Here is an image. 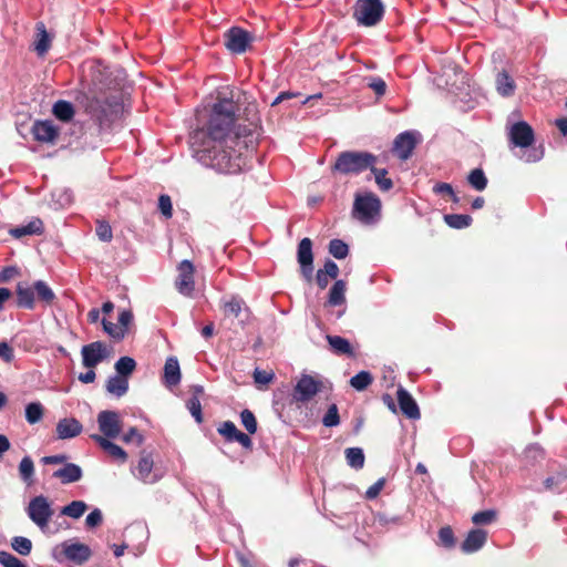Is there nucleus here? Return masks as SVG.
Instances as JSON below:
<instances>
[{
	"instance_id": "1",
	"label": "nucleus",
	"mask_w": 567,
	"mask_h": 567,
	"mask_svg": "<svg viewBox=\"0 0 567 567\" xmlns=\"http://www.w3.org/2000/svg\"><path fill=\"white\" fill-rule=\"evenodd\" d=\"M237 106L233 100H218L212 109L207 127L189 135L193 156L203 165L223 174H237L246 165L239 152L240 141L230 134Z\"/></svg>"
},
{
	"instance_id": "2",
	"label": "nucleus",
	"mask_w": 567,
	"mask_h": 567,
	"mask_svg": "<svg viewBox=\"0 0 567 567\" xmlns=\"http://www.w3.org/2000/svg\"><path fill=\"white\" fill-rule=\"evenodd\" d=\"M506 133L511 150L519 148V159L525 163H537L544 157V147L534 146L535 132L526 121L507 120Z\"/></svg>"
},
{
	"instance_id": "3",
	"label": "nucleus",
	"mask_w": 567,
	"mask_h": 567,
	"mask_svg": "<svg viewBox=\"0 0 567 567\" xmlns=\"http://www.w3.org/2000/svg\"><path fill=\"white\" fill-rule=\"evenodd\" d=\"M204 267L189 259L179 260V295L190 299L204 297Z\"/></svg>"
},
{
	"instance_id": "4",
	"label": "nucleus",
	"mask_w": 567,
	"mask_h": 567,
	"mask_svg": "<svg viewBox=\"0 0 567 567\" xmlns=\"http://www.w3.org/2000/svg\"><path fill=\"white\" fill-rule=\"evenodd\" d=\"M377 163V156L369 152L344 151L341 152L331 166L333 174L359 175Z\"/></svg>"
},
{
	"instance_id": "5",
	"label": "nucleus",
	"mask_w": 567,
	"mask_h": 567,
	"mask_svg": "<svg viewBox=\"0 0 567 567\" xmlns=\"http://www.w3.org/2000/svg\"><path fill=\"white\" fill-rule=\"evenodd\" d=\"M381 200L369 192L357 194L353 203V216L363 224H373L380 216Z\"/></svg>"
},
{
	"instance_id": "6",
	"label": "nucleus",
	"mask_w": 567,
	"mask_h": 567,
	"mask_svg": "<svg viewBox=\"0 0 567 567\" xmlns=\"http://www.w3.org/2000/svg\"><path fill=\"white\" fill-rule=\"evenodd\" d=\"M384 6L381 0H357L353 18L359 25H377L384 16Z\"/></svg>"
},
{
	"instance_id": "7",
	"label": "nucleus",
	"mask_w": 567,
	"mask_h": 567,
	"mask_svg": "<svg viewBox=\"0 0 567 567\" xmlns=\"http://www.w3.org/2000/svg\"><path fill=\"white\" fill-rule=\"evenodd\" d=\"M91 548L82 543L65 540L53 549V556L61 561L63 558L76 565H82L90 559Z\"/></svg>"
},
{
	"instance_id": "8",
	"label": "nucleus",
	"mask_w": 567,
	"mask_h": 567,
	"mask_svg": "<svg viewBox=\"0 0 567 567\" xmlns=\"http://www.w3.org/2000/svg\"><path fill=\"white\" fill-rule=\"evenodd\" d=\"M29 518L43 532L48 528L49 522L52 518L53 509L49 499L39 495L29 502L27 507Z\"/></svg>"
},
{
	"instance_id": "9",
	"label": "nucleus",
	"mask_w": 567,
	"mask_h": 567,
	"mask_svg": "<svg viewBox=\"0 0 567 567\" xmlns=\"http://www.w3.org/2000/svg\"><path fill=\"white\" fill-rule=\"evenodd\" d=\"M420 141L421 134L417 131H404L395 137L392 151L400 159L406 161Z\"/></svg>"
},
{
	"instance_id": "10",
	"label": "nucleus",
	"mask_w": 567,
	"mask_h": 567,
	"mask_svg": "<svg viewBox=\"0 0 567 567\" xmlns=\"http://www.w3.org/2000/svg\"><path fill=\"white\" fill-rule=\"evenodd\" d=\"M321 381L309 374H302L293 388L292 398L296 402H309L321 390Z\"/></svg>"
},
{
	"instance_id": "11",
	"label": "nucleus",
	"mask_w": 567,
	"mask_h": 567,
	"mask_svg": "<svg viewBox=\"0 0 567 567\" xmlns=\"http://www.w3.org/2000/svg\"><path fill=\"white\" fill-rule=\"evenodd\" d=\"M97 424L103 437L116 439L122 431V422L118 412L103 410L97 414Z\"/></svg>"
},
{
	"instance_id": "12",
	"label": "nucleus",
	"mask_w": 567,
	"mask_h": 567,
	"mask_svg": "<svg viewBox=\"0 0 567 567\" xmlns=\"http://www.w3.org/2000/svg\"><path fill=\"white\" fill-rule=\"evenodd\" d=\"M252 41V35L239 28L233 27L225 33V47L236 54L246 52Z\"/></svg>"
},
{
	"instance_id": "13",
	"label": "nucleus",
	"mask_w": 567,
	"mask_h": 567,
	"mask_svg": "<svg viewBox=\"0 0 567 567\" xmlns=\"http://www.w3.org/2000/svg\"><path fill=\"white\" fill-rule=\"evenodd\" d=\"M297 260L300 265V271L306 281L310 282L313 277V254L312 241L310 238H303L298 244Z\"/></svg>"
},
{
	"instance_id": "14",
	"label": "nucleus",
	"mask_w": 567,
	"mask_h": 567,
	"mask_svg": "<svg viewBox=\"0 0 567 567\" xmlns=\"http://www.w3.org/2000/svg\"><path fill=\"white\" fill-rule=\"evenodd\" d=\"M81 353L83 365L87 369H93L109 355L106 346L101 341L83 346Z\"/></svg>"
},
{
	"instance_id": "15",
	"label": "nucleus",
	"mask_w": 567,
	"mask_h": 567,
	"mask_svg": "<svg viewBox=\"0 0 567 567\" xmlns=\"http://www.w3.org/2000/svg\"><path fill=\"white\" fill-rule=\"evenodd\" d=\"M31 133L38 142L54 143L59 136V127L50 120L35 121L32 125Z\"/></svg>"
},
{
	"instance_id": "16",
	"label": "nucleus",
	"mask_w": 567,
	"mask_h": 567,
	"mask_svg": "<svg viewBox=\"0 0 567 567\" xmlns=\"http://www.w3.org/2000/svg\"><path fill=\"white\" fill-rule=\"evenodd\" d=\"M396 396L400 410L406 417L411 420H419L421 417L417 403L408 390L403 386H399Z\"/></svg>"
},
{
	"instance_id": "17",
	"label": "nucleus",
	"mask_w": 567,
	"mask_h": 567,
	"mask_svg": "<svg viewBox=\"0 0 567 567\" xmlns=\"http://www.w3.org/2000/svg\"><path fill=\"white\" fill-rule=\"evenodd\" d=\"M487 540V532L481 528H475L468 532L464 542L461 545V549L465 554H472L480 550Z\"/></svg>"
},
{
	"instance_id": "18",
	"label": "nucleus",
	"mask_w": 567,
	"mask_h": 567,
	"mask_svg": "<svg viewBox=\"0 0 567 567\" xmlns=\"http://www.w3.org/2000/svg\"><path fill=\"white\" fill-rule=\"evenodd\" d=\"M83 430L82 424L74 417H64L56 424V436L60 440H68L78 436Z\"/></svg>"
},
{
	"instance_id": "19",
	"label": "nucleus",
	"mask_w": 567,
	"mask_h": 567,
	"mask_svg": "<svg viewBox=\"0 0 567 567\" xmlns=\"http://www.w3.org/2000/svg\"><path fill=\"white\" fill-rule=\"evenodd\" d=\"M52 476L60 480L62 484H71L79 482L83 476V472L78 464L65 463L63 467L54 471Z\"/></svg>"
},
{
	"instance_id": "20",
	"label": "nucleus",
	"mask_w": 567,
	"mask_h": 567,
	"mask_svg": "<svg viewBox=\"0 0 567 567\" xmlns=\"http://www.w3.org/2000/svg\"><path fill=\"white\" fill-rule=\"evenodd\" d=\"M17 305L19 308L33 310L35 307V290L34 285L28 286L24 282H19L16 289Z\"/></svg>"
},
{
	"instance_id": "21",
	"label": "nucleus",
	"mask_w": 567,
	"mask_h": 567,
	"mask_svg": "<svg viewBox=\"0 0 567 567\" xmlns=\"http://www.w3.org/2000/svg\"><path fill=\"white\" fill-rule=\"evenodd\" d=\"M91 439L111 457L124 463L127 458L126 452L118 445L114 444L111 440H106L101 434H92Z\"/></svg>"
},
{
	"instance_id": "22",
	"label": "nucleus",
	"mask_w": 567,
	"mask_h": 567,
	"mask_svg": "<svg viewBox=\"0 0 567 567\" xmlns=\"http://www.w3.org/2000/svg\"><path fill=\"white\" fill-rule=\"evenodd\" d=\"M193 395L186 400L185 406L190 415L194 417L197 424H202L204 422L200 396L204 394V388L202 385L193 386Z\"/></svg>"
},
{
	"instance_id": "23",
	"label": "nucleus",
	"mask_w": 567,
	"mask_h": 567,
	"mask_svg": "<svg viewBox=\"0 0 567 567\" xmlns=\"http://www.w3.org/2000/svg\"><path fill=\"white\" fill-rule=\"evenodd\" d=\"M43 233V221L40 218H33L25 225H21L9 230V234L19 239L23 236L41 235Z\"/></svg>"
},
{
	"instance_id": "24",
	"label": "nucleus",
	"mask_w": 567,
	"mask_h": 567,
	"mask_svg": "<svg viewBox=\"0 0 567 567\" xmlns=\"http://www.w3.org/2000/svg\"><path fill=\"white\" fill-rule=\"evenodd\" d=\"M495 84L496 91L504 97L512 96L515 93L516 83L506 71L497 73Z\"/></svg>"
},
{
	"instance_id": "25",
	"label": "nucleus",
	"mask_w": 567,
	"mask_h": 567,
	"mask_svg": "<svg viewBox=\"0 0 567 567\" xmlns=\"http://www.w3.org/2000/svg\"><path fill=\"white\" fill-rule=\"evenodd\" d=\"M153 460L150 455L142 456L138 461L134 475L144 483H154L155 475L152 474Z\"/></svg>"
},
{
	"instance_id": "26",
	"label": "nucleus",
	"mask_w": 567,
	"mask_h": 567,
	"mask_svg": "<svg viewBox=\"0 0 567 567\" xmlns=\"http://www.w3.org/2000/svg\"><path fill=\"white\" fill-rule=\"evenodd\" d=\"M163 382L167 389L175 392L177 388V358L169 357L164 365Z\"/></svg>"
},
{
	"instance_id": "27",
	"label": "nucleus",
	"mask_w": 567,
	"mask_h": 567,
	"mask_svg": "<svg viewBox=\"0 0 567 567\" xmlns=\"http://www.w3.org/2000/svg\"><path fill=\"white\" fill-rule=\"evenodd\" d=\"M346 289L344 280H337L330 288L327 305L330 307H338L346 303Z\"/></svg>"
},
{
	"instance_id": "28",
	"label": "nucleus",
	"mask_w": 567,
	"mask_h": 567,
	"mask_svg": "<svg viewBox=\"0 0 567 567\" xmlns=\"http://www.w3.org/2000/svg\"><path fill=\"white\" fill-rule=\"evenodd\" d=\"M105 386L110 394L121 398L128 391V380L127 378L115 374L107 379Z\"/></svg>"
},
{
	"instance_id": "29",
	"label": "nucleus",
	"mask_w": 567,
	"mask_h": 567,
	"mask_svg": "<svg viewBox=\"0 0 567 567\" xmlns=\"http://www.w3.org/2000/svg\"><path fill=\"white\" fill-rule=\"evenodd\" d=\"M327 341L336 354L354 357V351L346 338L340 336H327Z\"/></svg>"
},
{
	"instance_id": "30",
	"label": "nucleus",
	"mask_w": 567,
	"mask_h": 567,
	"mask_svg": "<svg viewBox=\"0 0 567 567\" xmlns=\"http://www.w3.org/2000/svg\"><path fill=\"white\" fill-rule=\"evenodd\" d=\"M52 113L58 120L69 122L74 116V107L72 103L59 100L53 104Z\"/></svg>"
},
{
	"instance_id": "31",
	"label": "nucleus",
	"mask_w": 567,
	"mask_h": 567,
	"mask_svg": "<svg viewBox=\"0 0 567 567\" xmlns=\"http://www.w3.org/2000/svg\"><path fill=\"white\" fill-rule=\"evenodd\" d=\"M35 296L40 302L50 306L55 300V293L51 287L43 280H37L34 282Z\"/></svg>"
},
{
	"instance_id": "32",
	"label": "nucleus",
	"mask_w": 567,
	"mask_h": 567,
	"mask_svg": "<svg viewBox=\"0 0 567 567\" xmlns=\"http://www.w3.org/2000/svg\"><path fill=\"white\" fill-rule=\"evenodd\" d=\"M347 464L354 470H361L364 466V453L361 447H348L344 451Z\"/></svg>"
},
{
	"instance_id": "33",
	"label": "nucleus",
	"mask_w": 567,
	"mask_h": 567,
	"mask_svg": "<svg viewBox=\"0 0 567 567\" xmlns=\"http://www.w3.org/2000/svg\"><path fill=\"white\" fill-rule=\"evenodd\" d=\"M472 217L467 214H446L444 215L445 224L454 229H464L472 224Z\"/></svg>"
},
{
	"instance_id": "34",
	"label": "nucleus",
	"mask_w": 567,
	"mask_h": 567,
	"mask_svg": "<svg viewBox=\"0 0 567 567\" xmlns=\"http://www.w3.org/2000/svg\"><path fill=\"white\" fill-rule=\"evenodd\" d=\"M87 509V505L83 501H73L70 504L63 506L61 508L60 514L63 516H68L74 519H78L83 516L85 511Z\"/></svg>"
},
{
	"instance_id": "35",
	"label": "nucleus",
	"mask_w": 567,
	"mask_h": 567,
	"mask_svg": "<svg viewBox=\"0 0 567 567\" xmlns=\"http://www.w3.org/2000/svg\"><path fill=\"white\" fill-rule=\"evenodd\" d=\"M20 478L27 484H33L34 464L30 456H24L19 464Z\"/></svg>"
},
{
	"instance_id": "36",
	"label": "nucleus",
	"mask_w": 567,
	"mask_h": 567,
	"mask_svg": "<svg viewBox=\"0 0 567 567\" xmlns=\"http://www.w3.org/2000/svg\"><path fill=\"white\" fill-rule=\"evenodd\" d=\"M223 308L226 315L234 316L235 318H239L244 310L248 311L245 308L244 300L238 297H231L228 301H225Z\"/></svg>"
},
{
	"instance_id": "37",
	"label": "nucleus",
	"mask_w": 567,
	"mask_h": 567,
	"mask_svg": "<svg viewBox=\"0 0 567 567\" xmlns=\"http://www.w3.org/2000/svg\"><path fill=\"white\" fill-rule=\"evenodd\" d=\"M468 184L478 192H482L487 186V177L482 168H474L467 176Z\"/></svg>"
},
{
	"instance_id": "38",
	"label": "nucleus",
	"mask_w": 567,
	"mask_h": 567,
	"mask_svg": "<svg viewBox=\"0 0 567 567\" xmlns=\"http://www.w3.org/2000/svg\"><path fill=\"white\" fill-rule=\"evenodd\" d=\"M115 371H116V374L117 375H121V377H124V378H127L130 374L133 373V371L135 370L136 368V362L133 358L131 357H121L116 362H115Z\"/></svg>"
},
{
	"instance_id": "39",
	"label": "nucleus",
	"mask_w": 567,
	"mask_h": 567,
	"mask_svg": "<svg viewBox=\"0 0 567 567\" xmlns=\"http://www.w3.org/2000/svg\"><path fill=\"white\" fill-rule=\"evenodd\" d=\"M374 175V179L379 188L383 192H388L393 187V183L386 177L388 171L385 168H377L374 165L369 167Z\"/></svg>"
},
{
	"instance_id": "40",
	"label": "nucleus",
	"mask_w": 567,
	"mask_h": 567,
	"mask_svg": "<svg viewBox=\"0 0 567 567\" xmlns=\"http://www.w3.org/2000/svg\"><path fill=\"white\" fill-rule=\"evenodd\" d=\"M373 381L369 371H360L350 379V385L357 391L365 390Z\"/></svg>"
},
{
	"instance_id": "41",
	"label": "nucleus",
	"mask_w": 567,
	"mask_h": 567,
	"mask_svg": "<svg viewBox=\"0 0 567 567\" xmlns=\"http://www.w3.org/2000/svg\"><path fill=\"white\" fill-rule=\"evenodd\" d=\"M329 254L337 259H344L349 254V246L341 239H332L328 246Z\"/></svg>"
},
{
	"instance_id": "42",
	"label": "nucleus",
	"mask_w": 567,
	"mask_h": 567,
	"mask_svg": "<svg viewBox=\"0 0 567 567\" xmlns=\"http://www.w3.org/2000/svg\"><path fill=\"white\" fill-rule=\"evenodd\" d=\"M43 416V406L39 402L29 403L25 406V419L30 424L38 423Z\"/></svg>"
},
{
	"instance_id": "43",
	"label": "nucleus",
	"mask_w": 567,
	"mask_h": 567,
	"mask_svg": "<svg viewBox=\"0 0 567 567\" xmlns=\"http://www.w3.org/2000/svg\"><path fill=\"white\" fill-rule=\"evenodd\" d=\"M12 548L22 556H28L32 550V542L23 536H16L11 540Z\"/></svg>"
},
{
	"instance_id": "44",
	"label": "nucleus",
	"mask_w": 567,
	"mask_h": 567,
	"mask_svg": "<svg viewBox=\"0 0 567 567\" xmlns=\"http://www.w3.org/2000/svg\"><path fill=\"white\" fill-rule=\"evenodd\" d=\"M38 30H39V33H38V41L35 43V51L38 52L39 55H43L44 53L48 52V50L50 48V38H49V34L45 31V28L42 23L40 24Z\"/></svg>"
},
{
	"instance_id": "45",
	"label": "nucleus",
	"mask_w": 567,
	"mask_h": 567,
	"mask_svg": "<svg viewBox=\"0 0 567 567\" xmlns=\"http://www.w3.org/2000/svg\"><path fill=\"white\" fill-rule=\"evenodd\" d=\"M240 422L249 434L257 432V420L250 410L245 409L240 412Z\"/></svg>"
},
{
	"instance_id": "46",
	"label": "nucleus",
	"mask_w": 567,
	"mask_h": 567,
	"mask_svg": "<svg viewBox=\"0 0 567 567\" xmlns=\"http://www.w3.org/2000/svg\"><path fill=\"white\" fill-rule=\"evenodd\" d=\"M217 431L220 435L225 437L227 442H235V437L239 432L235 423L231 421L223 422Z\"/></svg>"
},
{
	"instance_id": "47",
	"label": "nucleus",
	"mask_w": 567,
	"mask_h": 567,
	"mask_svg": "<svg viewBox=\"0 0 567 567\" xmlns=\"http://www.w3.org/2000/svg\"><path fill=\"white\" fill-rule=\"evenodd\" d=\"M103 330L113 339L122 340L125 337V329L106 319L102 320Z\"/></svg>"
},
{
	"instance_id": "48",
	"label": "nucleus",
	"mask_w": 567,
	"mask_h": 567,
	"mask_svg": "<svg viewBox=\"0 0 567 567\" xmlns=\"http://www.w3.org/2000/svg\"><path fill=\"white\" fill-rule=\"evenodd\" d=\"M496 518V511L494 509H486L475 513L472 516V522L475 525H488L493 523Z\"/></svg>"
},
{
	"instance_id": "49",
	"label": "nucleus",
	"mask_w": 567,
	"mask_h": 567,
	"mask_svg": "<svg viewBox=\"0 0 567 567\" xmlns=\"http://www.w3.org/2000/svg\"><path fill=\"white\" fill-rule=\"evenodd\" d=\"M96 236L101 241L110 243L113 238V231L111 228V225L105 220H97L96 221V229H95Z\"/></svg>"
},
{
	"instance_id": "50",
	"label": "nucleus",
	"mask_w": 567,
	"mask_h": 567,
	"mask_svg": "<svg viewBox=\"0 0 567 567\" xmlns=\"http://www.w3.org/2000/svg\"><path fill=\"white\" fill-rule=\"evenodd\" d=\"M147 529L144 525L142 524H134V525H131L128 526L126 529H125V539L126 542H128L133 536H136L138 538L142 539V542H144L145 539H147Z\"/></svg>"
},
{
	"instance_id": "51",
	"label": "nucleus",
	"mask_w": 567,
	"mask_h": 567,
	"mask_svg": "<svg viewBox=\"0 0 567 567\" xmlns=\"http://www.w3.org/2000/svg\"><path fill=\"white\" fill-rule=\"evenodd\" d=\"M322 423L326 427H333L340 423V416L336 404L329 406L323 415Z\"/></svg>"
},
{
	"instance_id": "52",
	"label": "nucleus",
	"mask_w": 567,
	"mask_h": 567,
	"mask_svg": "<svg viewBox=\"0 0 567 567\" xmlns=\"http://www.w3.org/2000/svg\"><path fill=\"white\" fill-rule=\"evenodd\" d=\"M439 540L445 548H452L455 545L454 533L450 526L440 528Z\"/></svg>"
},
{
	"instance_id": "53",
	"label": "nucleus",
	"mask_w": 567,
	"mask_h": 567,
	"mask_svg": "<svg viewBox=\"0 0 567 567\" xmlns=\"http://www.w3.org/2000/svg\"><path fill=\"white\" fill-rule=\"evenodd\" d=\"M0 565L3 567H28L14 555L4 550H0Z\"/></svg>"
},
{
	"instance_id": "54",
	"label": "nucleus",
	"mask_w": 567,
	"mask_h": 567,
	"mask_svg": "<svg viewBox=\"0 0 567 567\" xmlns=\"http://www.w3.org/2000/svg\"><path fill=\"white\" fill-rule=\"evenodd\" d=\"M158 209L163 214L165 218H171L173 216V205L172 199L168 195H161L158 198Z\"/></svg>"
},
{
	"instance_id": "55",
	"label": "nucleus",
	"mask_w": 567,
	"mask_h": 567,
	"mask_svg": "<svg viewBox=\"0 0 567 567\" xmlns=\"http://www.w3.org/2000/svg\"><path fill=\"white\" fill-rule=\"evenodd\" d=\"M525 457L528 461L535 462L544 458V450L538 444H530L525 450Z\"/></svg>"
},
{
	"instance_id": "56",
	"label": "nucleus",
	"mask_w": 567,
	"mask_h": 567,
	"mask_svg": "<svg viewBox=\"0 0 567 567\" xmlns=\"http://www.w3.org/2000/svg\"><path fill=\"white\" fill-rule=\"evenodd\" d=\"M368 86L370 89H372L374 91V93L378 95V96H382L385 94V91H386V84L385 82L379 78V76H375V78H370L369 79V82H368Z\"/></svg>"
},
{
	"instance_id": "57",
	"label": "nucleus",
	"mask_w": 567,
	"mask_h": 567,
	"mask_svg": "<svg viewBox=\"0 0 567 567\" xmlns=\"http://www.w3.org/2000/svg\"><path fill=\"white\" fill-rule=\"evenodd\" d=\"M103 520L102 512L99 508L93 509L85 518L89 528L99 526Z\"/></svg>"
},
{
	"instance_id": "58",
	"label": "nucleus",
	"mask_w": 567,
	"mask_h": 567,
	"mask_svg": "<svg viewBox=\"0 0 567 567\" xmlns=\"http://www.w3.org/2000/svg\"><path fill=\"white\" fill-rule=\"evenodd\" d=\"M384 485H385V478H383V477L379 478L374 484H372L367 489L365 497L368 499H374L380 494V492L382 491Z\"/></svg>"
},
{
	"instance_id": "59",
	"label": "nucleus",
	"mask_w": 567,
	"mask_h": 567,
	"mask_svg": "<svg viewBox=\"0 0 567 567\" xmlns=\"http://www.w3.org/2000/svg\"><path fill=\"white\" fill-rule=\"evenodd\" d=\"M122 439L125 443H136L137 445L143 443V435L137 431L136 427H131Z\"/></svg>"
},
{
	"instance_id": "60",
	"label": "nucleus",
	"mask_w": 567,
	"mask_h": 567,
	"mask_svg": "<svg viewBox=\"0 0 567 567\" xmlns=\"http://www.w3.org/2000/svg\"><path fill=\"white\" fill-rule=\"evenodd\" d=\"M326 275L329 276L330 279H336L339 275V267L338 265L331 260V259H327L326 262H324V266H323V269Z\"/></svg>"
},
{
	"instance_id": "61",
	"label": "nucleus",
	"mask_w": 567,
	"mask_h": 567,
	"mask_svg": "<svg viewBox=\"0 0 567 567\" xmlns=\"http://www.w3.org/2000/svg\"><path fill=\"white\" fill-rule=\"evenodd\" d=\"M567 477L566 473H559L556 476H549L545 480L544 484L547 489H553L555 486L563 483Z\"/></svg>"
},
{
	"instance_id": "62",
	"label": "nucleus",
	"mask_w": 567,
	"mask_h": 567,
	"mask_svg": "<svg viewBox=\"0 0 567 567\" xmlns=\"http://www.w3.org/2000/svg\"><path fill=\"white\" fill-rule=\"evenodd\" d=\"M272 378H274V374L268 373L266 371H262L259 369H256L254 371V380L256 383L268 384L272 380Z\"/></svg>"
},
{
	"instance_id": "63",
	"label": "nucleus",
	"mask_w": 567,
	"mask_h": 567,
	"mask_svg": "<svg viewBox=\"0 0 567 567\" xmlns=\"http://www.w3.org/2000/svg\"><path fill=\"white\" fill-rule=\"evenodd\" d=\"M433 192L437 195L454 196V189L449 183H437L433 187Z\"/></svg>"
},
{
	"instance_id": "64",
	"label": "nucleus",
	"mask_w": 567,
	"mask_h": 567,
	"mask_svg": "<svg viewBox=\"0 0 567 567\" xmlns=\"http://www.w3.org/2000/svg\"><path fill=\"white\" fill-rule=\"evenodd\" d=\"M235 442L239 443L246 450L252 449V441L250 436L241 431L236 435Z\"/></svg>"
}]
</instances>
